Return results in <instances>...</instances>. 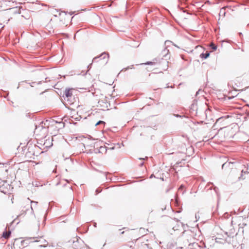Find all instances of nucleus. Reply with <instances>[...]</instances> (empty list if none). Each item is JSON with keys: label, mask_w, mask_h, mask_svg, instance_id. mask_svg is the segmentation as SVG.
Masks as SVG:
<instances>
[{"label": "nucleus", "mask_w": 249, "mask_h": 249, "mask_svg": "<svg viewBox=\"0 0 249 249\" xmlns=\"http://www.w3.org/2000/svg\"><path fill=\"white\" fill-rule=\"evenodd\" d=\"M183 185H181V186H180V187H179V189H182V188H183Z\"/></svg>", "instance_id": "13"}, {"label": "nucleus", "mask_w": 249, "mask_h": 249, "mask_svg": "<svg viewBox=\"0 0 249 249\" xmlns=\"http://www.w3.org/2000/svg\"><path fill=\"white\" fill-rule=\"evenodd\" d=\"M105 148V147H104L103 146H101L100 148V150H102V149L104 150Z\"/></svg>", "instance_id": "12"}, {"label": "nucleus", "mask_w": 249, "mask_h": 249, "mask_svg": "<svg viewBox=\"0 0 249 249\" xmlns=\"http://www.w3.org/2000/svg\"><path fill=\"white\" fill-rule=\"evenodd\" d=\"M76 90L73 89H69L65 91V100L67 102L68 104L71 105L76 102V98L74 95V92Z\"/></svg>", "instance_id": "1"}, {"label": "nucleus", "mask_w": 249, "mask_h": 249, "mask_svg": "<svg viewBox=\"0 0 249 249\" xmlns=\"http://www.w3.org/2000/svg\"><path fill=\"white\" fill-rule=\"evenodd\" d=\"M144 64H145V65H153L155 64V62H147L146 63H145Z\"/></svg>", "instance_id": "10"}, {"label": "nucleus", "mask_w": 249, "mask_h": 249, "mask_svg": "<svg viewBox=\"0 0 249 249\" xmlns=\"http://www.w3.org/2000/svg\"><path fill=\"white\" fill-rule=\"evenodd\" d=\"M210 55V53L208 52H207L206 53H201L200 55V57L202 58V59H206L207 58H208Z\"/></svg>", "instance_id": "6"}, {"label": "nucleus", "mask_w": 249, "mask_h": 249, "mask_svg": "<svg viewBox=\"0 0 249 249\" xmlns=\"http://www.w3.org/2000/svg\"><path fill=\"white\" fill-rule=\"evenodd\" d=\"M210 47L213 51H215L217 49V46L213 42L210 44Z\"/></svg>", "instance_id": "8"}, {"label": "nucleus", "mask_w": 249, "mask_h": 249, "mask_svg": "<svg viewBox=\"0 0 249 249\" xmlns=\"http://www.w3.org/2000/svg\"><path fill=\"white\" fill-rule=\"evenodd\" d=\"M11 234V231H6L3 232L2 237L5 239H8Z\"/></svg>", "instance_id": "5"}, {"label": "nucleus", "mask_w": 249, "mask_h": 249, "mask_svg": "<svg viewBox=\"0 0 249 249\" xmlns=\"http://www.w3.org/2000/svg\"><path fill=\"white\" fill-rule=\"evenodd\" d=\"M105 124V123L104 122H103L102 121H99L95 125H97L100 124Z\"/></svg>", "instance_id": "9"}, {"label": "nucleus", "mask_w": 249, "mask_h": 249, "mask_svg": "<svg viewBox=\"0 0 249 249\" xmlns=\"http://www.w3.org/2000/svg\"><path fill=\"white\" fill-rule=\"evenodd\" d=\"M25 241L21 239H16L13 243L14 248H18L19 249L23 248L25 247L24 243Z\"/></svg>", "instance_id": "3"}, {"label": "nucleus", "mask_w": 249, "mask_h": 249, "mask_svg": "<svg viewBox=\"0 0 249 249\" xmlns=\"http://www.w3.org/2000/svg\"><path fill=\"white\" fill-rule=\"evenodd\" d=\"M98 104L101 107H107V103L105 102L104 103L102 100H99L98 102Z\"/></svg>", "instance_id": "7"}, {"label": "nucleus", "mask_w": 249, "mask_h": 249, "mask_svg": "<svg viewBox=\"0 0 249 249\" xmlns=\"http://www.w3.org/2000/svg\"><path fill=\"white\" fill-rule=\"evenodd\" d=\"M66 15H60L58 17V19L60 22L62 23V24H65L67 23V19H66Z\"/></svg>", "instance_id": "4"}, {"label": "nucleus", "mask_w": 249, "mask_h": 249, "mask_svg": "<svg viewBox=\"0 0 249 249\" xmlns=\"http://www.w3.org/2000/svg\"><path fill=\"white\" fill-rule=\"evenodd\" d=\"M228 123L226 121V118L224 117L218 118L213 125L215 129H219L221 130L223 128L226 127L228 124Z\"/></svg>", "instance_id": "2"}, {"label": "nucleus", "mask_w": 249, "mask_h": 249, "mask_svg": "<svg viewBox=\"0 0 249 249\" xmlns=\"http://www.w3.org/2000/svg\"><path fill=\"white\" fill-rule=\"evenodd\" d=\"M126 246H130V248H131V249H133V248H132V245H126Z\"/></svg>", "instance_id": "11"}]
</instances>
